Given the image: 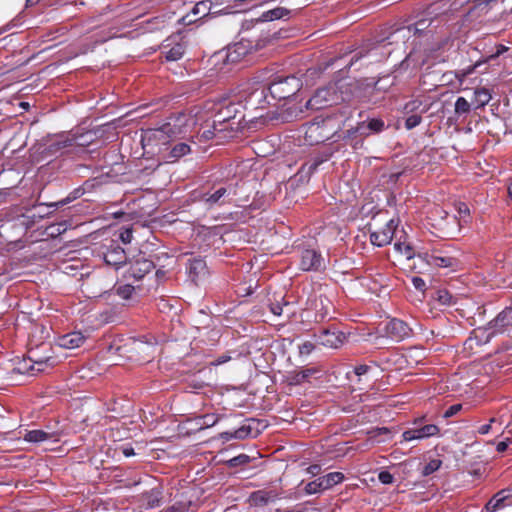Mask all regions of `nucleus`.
Here are the masks:
<instances>
[{"instance_id": "nucleus-64", "label": "nucleus", "mask_w": 512, "mask_h": 512, "mask_svg": "<svg viewBox=\"0 0 512 512\" xmlns=\"http://www.w3.org/2000/svg\"><path fill=\"white\" fill-rule=\"evenodd\" d=\"M229 435H233V432H223L221 434V438L224 439V440L235 439L234 437H229Z\"/></svg>"}, {"instance_id": "nucleus-15", "label": "nucleus", "mask_w": 512, "mask_h": 512, "mask_svg": "<svg viewBox=\"0 0 512 512\" xmlns=\"http://www.w3.org/2000/svg\"><path fill=\"white\" fill-rule=\"evenodd\" d=\"M231 195H235L233 187H220L213 193H205L202 196V200L206 205L212 207L214 205H222L225 202V198Z\"/></svg>"}, {"instance_id": "nucleus-2", "label": "nucleus", "mask_w": 512, "mask_h": 512, "mask_svg": "<svg viewBox=\"0 0 512 512\" xmlns=\"http://www.w3.org/2000/svg\"><path fill=\"white\" fill-rule=\"evenodd\" d=\"M355 87L356 82L348 79H341L335 83H331L326 87L318 89L307 101L306 108L319 110L344 101H349L354 95Z\"/></svg>"}, {"instance_id": "nucleus-18", "label": "nucleus", "mask_w": 512, "mask_h": 512, "mask_svg": "<svg viewBox=\"0 0 512 512\" xmlns=\"http://www.w3.org/2000/svg\"><path fill=\"white\" fill-rule=\"evenodd\" d=\"M432 105L433 101H431L430 98H416L405 104L404 113L422 115L429 111Z\"/></svg>"}, {"instance_id": "nucleus-53", "label": "nucleus", "mask_w": 512, "mask_h": 512, "mask_svg": "<svg viewBox=\"0 0 512 512\" xmlns=\"http://www.w3.org/2000/svg\"><path fill=\"white\" fill-rule=\"evenodd\" d=\"M412 284L414 286L415 289L419 290V291H424L425 290V287H426V284H425V281L420 278V277H413L412 278Z\"/></svg>"}, {"instance_id": "nucleus-44", "label": "nucleus", "mask_w": 512, "mask_h": 512, "mask_svg": "<svg viewBox=\"0 0 512 512\" xmlns=\"http://www.w3.org/2000/svg\"><path fill=\"white\" fill-rule=\"evenodd\" d=\"M371 368L367 365H358L354 368L353 374L358 378V382L362 381V377L368 378Z\"/></svg>"}, {"instance_id": "nucleus-55", "label": "nucleus", "mask_w": 512, "mask_h": 512, "mask_svg": "<svg viewBox=\"0 0 512 512\" xmlns=\"http://www.w3.org/2000/svg\"><path fill=\"white\" fill-rule=\"evenodd\" d=\"M231 359V357L227 354L221 355L218 358H216L214 361L210 363L212 366H219L226 362H228Z\"/></svg>"}, {"instance_id": "nucleus-10", "label": "nucleus", "mask_w": 512, "mask_h": 512, "mask_svg": "<svg viewBox=\"0 0 512 512\" xmlns=\"http://www.w3.org/2000/svg\"><path fill=\"white\" fill-rule=\"evenodd\" d=\"M245 54V48L237 43L215 53L213 56L214 64L218 65L220 62L223 64H233L238 62Z\"/></svg>"}, {"instance_id": "nucleus-5", "label": "nucleus", "mask_w": 512, "mask_h": 512, "mask_svg": "<svg viewBox=\"0 0 512 512\" xmlns=\"http://www.w3.org/2000/svg\"><path fill=\"white\" fill-rule=\"evenodd\" d=\"M299 88L298 80L294 76L277 78L268 85V92L273 101L285 100L294 95Z\"/></svg>"}, {"instance_id": "nucleus-12", "label": "nucleus", "mask_w": 512, "mask_h": 512, "mask_svg": "<svg viewBox=\"0 0 512 512\" xmlns=\"http://www.w3.org/2000/svg\"><path fill=\"white\" fill-rule=\"evenodd\" d=\"M439 433L438 426L434 424H427L421 427H415L403 432V441L409 442L412 440H423L429 437L436 436Z\"/></svg>"}, {"instance_id": "nucleus-54", "label": "nucleus", "mask_w": 512, "mask_h": 512, "mask_svg": "<svg viewBox=\"0 0 512 512\" xmlns=\"http://www.w3.org/2000/svg\"><path fill=\"white\" fill-rule=\"evenodd\" d=\"M322 163V160H319V159H315L313 160L312 162L310 163H306L303 168L304 169H307L308 172H313L317 169V167Z\"/></svg>"}, {"instance_id": "nucleus-37", "label": "nucleus", "mask_w": 512, "mask_h": 512, "mask_svg": "<svg viewBox=\"0 0 512 512\" xmlns=\"http://www.w3.org/2000/svg\"><path fill=\"white\" fill-rule=\"evenodd\" d=\"M442 461L439 459H433L428 462L422 470L423 476H429L441 467Z\"/></svg>"}, {"instance_id": "nucleus-13", "label": "nucleus", "mask_w": 512, "mask_h": 512, "mask_svg": "<svg viewBox=\"0 0 512 512\" xmlns=\"http://www.w3.org/2000/svg\"><path fill=\"white\" fill-rule=\"evenodd\" d=\"M385 331L389 337L396 341H401L409 337L412 333L410 327L400 319H391L385 326Z\"/></svg>"}, {"instance_id": "nucleus-43", "label": "nucleus", "mask_w": 512, "mask_h": 512, "mask_svg": "<svg viewBox=\"0 0 512 512\" xmlns=\"http://www.w3.org/2000/svg\"><path fill=\"white\" fill-rule=\"evenodd\" d=\"M457 213L459 216V222L463 221L466 223L468 221L470 210L465 203L460 202L457 204Z\"/></svg>"}, {"instance_id": "nucleus-9", "label": "nucleus", "mask_w": 512, "mask_h": 512, "mask_svg": "<svg viewBox=\"0 0 512 512\" xmlns=\"http://www.w3.org/2000/svg\"><path fill=\"white\" fill-rule=\"evenodd\" d=\"M315 337L319 345L332 349L339 348L346 340L345 334L336 328L323 329Z\"/></svg>"}, {"instance_id": "nucleus-32", "label": "nucleus", "mask_w": 512, "mask_h": 512, "mask_svg": "<svg viewBox=\"0 0 512 512\" xmlns=\"http://www.w3.org/2000/svg\"><path fill=\"white\" fill-rule=\"evenodd\" d=\"M369 435L370 440L380 443L385 442L391 438V431L386 427H382L369 432Z\"/></svg>"}, {"instance_id": "nucleus-19", "label": "nucleus", "mask_w": 512, "mask_h": 512, "mask_svg": "<svg viewBox=\"0 0 512 512\" xmlns=\"http://www.w3.org/2000/svg\"><path fill=\"white\" fill-rule=\"evenodd\" d=\"M187 269L191 280L196 284L207 274L206 263L201 258L190 259Z\"/></svg>"}, {"instance_id": "nucleus-4", "label": "nucleus", "mask_w": 512, "mask_h": 512, "mask_svg": "<svg viewBox=\"0 0 512 512\" xmlns=\"http://www.w3.org/2000/svg\"><path fill=\"white\" fill-rule=\"evenodd\" d=\"M57 364L56 358L51 355H40L39 349L29 350L28 358L18 363L17 370L20 373H28L36 375L44 372L47 368H51Z\"/></svg>"}, {"instance_id": "nucleus-28", "label": "nucleus", "mask_w": 512, "mask_h": 512, "mask_svg": "<svg viewBox=\"0 0 512 512\" xmlns=\"http://www.w3.org/2000/svg\"><path fill=\"white\" fill-rule=\"evenodd\" d=\"M384 128V122L380 119H372L367 124L365 122H362L357 127V132H359L361 135H368L369 133L367 130L373 131V132H380Z\"/></svg>"}, {"instance_id": "nucleus-45", "label": "nucleus", "mask_w": 512, "mask_h": 512, "mask_svg": "<svg viewBox=\"0 0 512 512\" xmlns=\"http://www.w3.org/2000/svg\"><path fill=\"white\" fill-rule=\"evenodd\" d=\"M425 28H426L425 20H419L414 25L408 26L407 28L399 29L398 33H404L406 30L408 32H411L413 30L414 34H417V33H421Z\"/></svg>"}, {"instance_id": "nucleus-7", "label": "nucleus", "mask_w": 512, "mask_h": 512, "mask_svg": "<svg viewBox=\"0 0 512 512\" xmlns=\"http://www.w3.org/2000/svg\"><path fill=\"white\" fill-rule=\"evenodd\" d=\"M485 331H488L487 340L500 334L512 336V306L506 307L490 321Z\"/></svg>"}, {"instance_id": "nucleus-21", "label": "nucleus", "mask_w": 512, "mask_h": 512, "mask_svg": "<svg viewBox=\"0 0 512 512\" xmlns=\"http://www.w3.org/2000/svg\"><path fill=\"white\" fill-rule=\"evenodd\" d=\"M104 261L107 265L113 266L116 269L126 264V255L124 250L117 246L107 250L104 254Z\"/></svg>"}, {"instance_id": "nucleus-58", "label": "nucleus", "mask_w": 512, "mask_h": 512, "mask_svg": "<svg viewBox=\"0 0 512 512\" xmlns=\"http://www.w3.org/2000/svg\"><path fill=\"white\" fill-rule=\"evenodd\" d=\"M491 425L490 424H484L478 428V433L481 435H486L490 432Z\"/></svg>"}, {"instance_id": "nucleus-20", "label": "nucleus", "mask_w": 512, "mask_h": 512, "mask_svg": "<svg viewBox=\"0 0 512 512\" xmlns=\"http://www.w3.org/2000/svg\"><path fill=\"white\" fill-rule=\"evenodd\" d=\"M84 341L85 336L81 332H71L60 336L57 345L64 349H75L80 347Z\"/></svg>"}, {"instance_id": "nucleus-24", "label": "nucleus", "mask_w": 512, "mask_h": 512, "mask_svg": "<svg viewBox=\"0 0 512 512\" xmlns=\"http://www.w3.org/2000/svg\"><path fill=\"white\" fill-rule=\"evenodd\" d=\"M276 497V494H274L272 491L258 490L250 495L249 500L252 505L262 506L275 500Z\"/></svg>"}, {"instance_id": "nucleus-1", "label": "nucleus", "mask_w": 512, "mask_h": 512, "mask_svg": "<svg viewBox=\"0 0 512 512\" xmlns=\"http://www.w3.org/2000/svg\"><path fill=\"white\" fill-rule=\"evenodd\" d=\"M244 106L240 100L222 99L205 110H197L194 114H182L174 123H166L158 129L149 130L145 137L148 139L165 140L168 137H176L191 131L198 120L207 114L211 119V127L222 134L221 138H232L241 128V121L244 119L242 109Z\"/></svg>"}, {"instance_id": "nucleus-17", "label": "nucleus", "mask_w": 512, "mask_h": 512, "mask_svg": "<svg viewBox=\"0 0 512 512\" xmlns=\"http://www.w3.org/2000/svg\"><path fill=\"white\" fill-rule=\"evenodd\" d=\"M23 439L30 443H42L46 441L57 442L60 439L58 432H46L44 430H30L26 431Z\"/></svg>"}, {"instance_id": "nucleus-25", "label": "nucleus", "mask_w": 512, "mask_h": 512, "mask_svg": "<svg viewBox=\"0 0 512 512\" xmlns=\"http://www.w3.org/2000/svg\"><path fill=\"white\" fill-rule=\"evenodd\" d=\"M289 15H290V10H288L287 8L276 7L274 9H271V10H268V11L262 13V15L259 18V21L269 22V21L282 19L284 17H288Z\"/></svg>"}, {"instance_id": "nucleus-6", "label": "nucleus", "mask_w": 512, "mask_h": 512, "mask_svg": "<svg viewBox=\"0 0 512 512\" xmlns=\"http://www.w3.org/2000/svg\"><path fill=\"white\" fill-rule=\"evenodd\" d=\"M245 95L243 96L246 105L254 109H263L266 105H272V99L268 92V86L262 85L259 82H253L251 86L243 90Z\"/></svg>"}, {"instance_id": "nucleus-26", "label": "nucleus", "mask_w": 512, "mask_h": 512, "mask_svg": "<svg viewBox=\"0 0 512 512\" xmlns=\"http://www.w3.org/2000/svg\"><path fill=\"white\" fill-rule=\"evenodd\" d=\"M134 350L138 353H142L141 357L142 361L148 362L150 358L153 357L156 347L153 343H148L144 341H137L134 343Z\"/></svg>"}, {"instance_id": "nucleus-51", "label": "nucleus", "mask_w": 512, "mask_h": 512, "mask_svg": "<svg viewBox=\"0 0 512 512\" xmlns=\"http://www.w3.org/2000/svg\"><path fill=\"white\" fill-rule=\"evenodd\" d=\"M511 443H512L511 437H506L503 441H500L499 443H497L496 451L499 453H503L504 451H506V449L508 448V446Z\"/></svg>"}, {"instance_id": "nucleus-29", "label": "nucleus", "mask_w": 512, "mask_h": 512, "mask_svg": "<svg viewBox=\"0 0 512 512\" xmlns=\"http://www.w3.org/2000/svg\"><path fill=\"white\" fill-rule=\"evenodd\" d=\"M191 152V148L186 143H177L175 144L169 153L168 159L171 160V162L177 161L179 158L189 154Z\"/></svg>"}, {"instance_id": "nucleus-63", "label": "nucleus", "mask_w": 512, "mask_h": 512, "mask_svg": "<svg viewBox=\"0 0 512 512\" xmlns=\"http://www.w3.org/2000/svg\"><path fill=\"white\" fill-rule=\"evenodd\" d=\"M506 432L508 435L512 436V414L510 421L506 424L505 430L502 432V434Z\"/></svg>"}, {"instance_id": "nucleus-33", "label": "nucleus", "mask_w": 512, "mask_h": 512, "mask_svg": "<svg viewBox=\"0 0 512 512\" xmlns=\"http://www.w3.org/2000/svg\"><path fill=\"white\" fill-rule=\"evenodd\" d=\"M185 52L183 44L177 43L165 51V57L168 61L179 60Z\"/></svg>"}, {"instance_id": "nucleus-47", "label": "nucleus", "mask_w": 512, "mask_h": 512, "mask_svg": "<svg viewBox=\"0 0 512 512\" xmlns=\"http://www.w3.org/2000/svg\"><path fill=\"white\" fill-rule=\"evenodd\" d=\"M378 479L382 484H392L394 481L393 475L388 471H381L378 474Z\"/></svg>"}, {"instance_id": "nucleus-36", "label": "nucleus", "mask_w": 512, "mask_h": 512, "mask_svg": "<svg viewBox=\"0 0 512 512\" xmlns=\"http://www.w3.org/2000/svg\"><path fill=\"white\" fill-rule=\"evenodd\" d=\"M436 300L441 305H451L453 303V296L447 290L441 289L436 292Z\"/></svg>"}, {"instance_id": "nucleus-23", "label": "nucleus", "mask_w": 512, "mask_h": 512, "mask_svg": "<svg viewBox=\"0 0 512 512\" xmlns=\"http://www.w3.org/2000/svg\"><path fill=\"white\" fill-rule=\"evenodd\" d=\"M426 255V261L429 265L436 266V267H451L455 264L456 260L453 257L450 256H442L438 255L436 251L432 252L431 254H425Z\"/></svg>"}, {"instance_id": "nucleus-49", "label": "nucleus", "mask_w": 512, "mask_h": 512, "mask_svg": "<svg viewBox=\"0 0 512 512\" xmlns=\"http://www.w3.org/2000/svg\"><path fill=\"white\" fill-rule=\"evenodd\" d=\"M208 9H209L208 4L206 2H204V1H202V2L197 3L194 6L192 11L196 15L197 14L206 15Z\"/></svg>"}, {"instance_id": "nucleus-59", "label": "nucleus", "mask_w": 512, "mask_h": 512, "mask_svg": "<svg viewBox=\"0 0 512 512\" xmlns=\"http://www.w3.org/2000/svg\"><path fill=\"white\" fill-rule=\"evenodd\" d=\"M204 418H205V422L204 423L207 426H212V425H214L217 422V420L214 418L213 415H206Z\"/></svg>"}, {"instance_id": "nucleus-60", "label": "nucleus", "mask_w": 512, "mask_h": 512, "mask_svg": "<svg viewBox=\"0 0 512 512\" xmlns=\"http://www.w3.org/2000/svg\"><path fill=\"white\" fill-rule=\"evenodd\" d=\"M496 0H475V5L476 7H481V6H488L490 5L492 2H495Z\"/></svg>"}, {"instance_id": "nucleus-57", "label": "nucleus", "mask_w": 512, "mask_h": 512, "mask_svg": "<svg viewBox=\"0 0 512 512\" xmlns=\"http://www.w3.org/2000/svg\"><path fill=\"white\" fill-rule=\"evenodd\" d=\"M120 238L124 243H130L132 240V231L127 229L121 233Z\"/></svg>"}, {"instance_id": "nucleus-14", "label": "nucleus", "mask_w": 512, "mask_h": 512, "mask_svg": "<svg viewBox=\"0 0 512 512\" xmlns=\"http://www.w3.org/2000/svg\"><path fill=\"white\" fill-rule=\"evenodd\" d=\"M324 266V259L313 249H306L301 254L300 267L304 271L318 270Z\"/></svg>"}, {"instance_id": "nucleus-56", "label": "nucleus", "mask_w": 512, "mask_h": 512, "mask_svg": "<svg viewBox=\"0 0 512 512\" xmlns=\"http://www.w3.org/2000/svg\"><path fill=\"white\" fill-rule=\"evenodd\" d=\"M495 495L499 498L503 497V501H506L507 499H509L512 496V489L501 490L498 493H496Z\"/></svg>"}, {"instance_id": "nucleus-62", "label": "nucleus", "mask_w": 512, "mask_h": 512, "mask_svg": "<svg viewBox=\"0 0 512 512\" xmlns=\"http://www.w3.org/2000/svg\"><path fill=\"white\" fill-rule=\"evenodd\" d=\"M122 452L126 457L135 455L134 449L132 447H124Z\"/></svg>"}, {"instance_id": "nucleus-16", "label": "nucleus", "mask_w": 512, "mask_h": 512, "mask_svg": "<svg viewBox=\"0 0 512 512\" xmlns=\"http://www.w3.org/2000/svg\"><path fill=\"white\" fill-rule=\"evenodd\" d=\"M73 145H83L82 142L79 141L78 137H75L71 134H61L56 136L51 143L48 145L49 151L51 153H57L62 149L72 147Z\"/></svg>"}, {"instance_id": "nucleus-40", "label": "nucleus", "mask_w": 512, "mask_h": 512, "mask_svg": "<svg viewBox=\"0 0 512 512\" xmlns=\"http://www.w3.org/2000/svg\"><path fill=\"white\" fill-rule=\"evenodd\" d=\"M305 491L308 494H316V493H320L325 490H324V488H322V483H321L320 478H317L316 480L311 481L306 485Z\"/></svg>"}, {"instance_id": "nucleus-61", "label": "nucleus", "mask_w": 512, "mask_h": 512, "mask_svg": "<svg viewBox=\"0 0 512 512\" xmlns=\"http://www.w3.org/2000/svg\"><path fill=\"white\" fill-rule=\"evenodd\" d=\"M507 50V48L504 46V45H499L497 47V50L494 54L491 55V58H495V57H498L500 54H502L503 52H505Z\"/></svg>"}, {"instance_id": "nucleus-42", "label": "nucleus", "mask_w": 512, "mask_h": 512, "mask_svg": "<svg viewBox=\"0 0 512 512\" xmlns=\"http://www.w3.org/2000/svg\"><path fill=\"white\" fill-rule=\"evenodd\" d=\"M249 462H250V457L248 455L240 454V455L230 459L227 463L230 467H237V466L248 464Z\"/></svg>"}, {"instance_id": "nucleus-46", "label": "nucleus", "mask_w": 512, "mask_h": 512, "mask_svg": "<svg viewBox=\"0 0 512 512\" xmlns=\"http://www.w3.org/2000/svg\"><path fill=\"white\" fill-rule=\"evenodd\" d=\"M134 292V287L130 284L121 285L117 288V294L123 299H129Z\"/></svg>"}, {"instance_id": "nucleus-27", "label": "nucleus", "mask_w": 512, "mask_h": 512, "mask_svg": "<svg viewBox=\"0 0 512 512\" xmlns=\"http://www.w3.org/2000/svg\"><path fill=\"white\" fill-rule=\"evenodd\" d=\"M324 490L330 489L333 486L341 483L344 480V475L341 472H330L324 476L319 477Z\"/></svg>"}, {"instance_id": "nucleus-50", "label": "nucleus", "mask_w": 512, "mask_h": 512, "mask_svg": "<svg viewBox=\"0 0 512 512\" xmlns=\"http://www.w3.org/2000/svg\"><path fill=\"white\" fill-rule=\"evenodd\" d=\"M462 409L461 404H454L450 406L443 414L444 418H450L454 415H456L460 410Z\"/></svg>"}, {"instance_id": "nucleus-11", "label": "nucleus", "mask_w": 512, "mask_h": 512, "mask_svg": "<svg viewBox=\"0 0 512 512\" xmlns=\"http://www.w3.org/2000/svg\"><path fill=\"white\" fill-rule=\"evenodd\" d=\"M397 226L398 221H395L394 219L389 220L383 228L371 232V243L378 247L389 244L393 239Z\"/></svg>"}, {"instance_id": "nucleus-48", "label": "nucleus", "mask_w": 512, "mask_h": 512, "mask_svg": "<svg viewBox=\"0 0 512 512\" xmlns=\"http://www.w3.org/2000/svg\"><path fill=\"white\" fill-rule=\"evenodd\" d=\"M250 433V428L248 427H241L233 432V435H229V437H234L235 439H244L246 438Z\"/></svg>"}, {"instance_id": "nucleus-52", "label": "nucleus", "mask_w": 512, "mask_h": 512, "mask_svg": "<svg viewBox=\"0 0 512 512\" xmlns=\"http://www.w3.org/2000/svg\"><path fill=\"white\" fill-rule=\"evenodd\" d=\"M299 350L300 354L308 355L314 350V344L312 342L306 341L300 346Z\"/></svg>"}, {"instance_id": "nucleus-31", "label": "nucleus", "mask_w": 512, "mask_h": 512, "mask_svg": "<svg viewBox=\"0 0 512 512\" xmlns=\"http://www.w3.org/2000/svg\"><path fill=\"white\" fill-rule=\"evenodd\" d=\"M491 100V93L487 88L481 87L474 91V103L476 108L484 107Z\"/></svg>"}, {"instance_id": "nucleus-30", "label": "nucleus", "mask_w": 512, "mask_h": 512, "mask_svg": "<svg viewBox=\"0 0 512 512\" xmlns=\"http://www.w3.org/2000/svg\"><path fill=\"white\" fill-rule=\"evenodd\" d=\"M204 121H205V128L200 134V137L203 140L208 141L210 139L216 138V139H218L219 142H221V141H224L227 139V138H221V136H223V133L218 134V131L214 130L211 127V119H209V116L206 117Z\"/></svg>"}, {"instance_id": "nucleus-3", "label": "nucleus", "mask_w": 512, "mask_h": 512, "mask_svg": "<svg viewBox=\"0 0 512 512\" xmlns=\"http://www.w3.org/2000/svg\"><path fill=\"white\" fill-rule=\"evenodd\" d=\"M337 133L334 119H315L306 126L304 138L307 144L315 145L331 139Z\"/></svg>"}, {"instance_id": "nucleus-35", "label": "nucleus", "mask_w": 512, "mask_h": 512, "mask_svg": "<svg viewBox=\"0 0 512 512\" xmlns=\"http://www.w3.org/2000/svg\"><path fill=\"white\" fill-rule=\"evenodd\" d=\"M471 104L464 98L458 97L455 102V113L458 115L467 114L470 112Z\"/></svg>"}, {"instance_id": "nucleus-8", "label": "nucleus", "mask_w": 512, "mask_h": 512, "mask_svg": "<svg viewBox=\"0 0 512 512\" xmlns=\"http://www.w3.org/2000/svg\"><path fill=\"white\" fill-rule=\"evenodd\" d=\"M154 268V264L151 260L145 258L143 254H139L136 258L128 263V268L125 271V277L127 279L133 278L139 280L143 278Z\"/></svg>"}, {"instance_id": "nucleus-39", "label": "nucleus", "mask_w": 512, "mask_h": 512, "mask_svg": "<svg viewBox=\"0 0 512 512\" xmlns=\"http://www.w3.org/2000/svg\"><path fill=\"white\" fill-rule=\"evenodd\" d=\"M407 118L405 120V127L410 130L417 127L422 121V115L420 114H407Z\"/></svg>"}, {"instance_id": "nucleus-34", "label": "nucleus", "mask_w": 512, "mask_h": 512, "mask_svg": "<svg viewBox=\"0 0 512 512\" xmlns=\"http://www.w3.org/2000/svg\"><path fill=\"white\" fill-rule=\"evenodd\" d=\"M270 311L276 316L286 314L287 317L293 313L288 302L280 303L279 301L270 304Z\"/></svg>"}, {"instance_id": "nucleus-22", "label": "nucleus", "mask_w": 512, "mask_h": 512, "mask_svg": "<svg viewBox=\"0 0 512 512\" xmlns=\"http://www.w3.org/2000/svg\"><path fill=\"white\" fill-rule=\"evenodd\" d=\"M142 502L146 508H154L160 505L162 499V489L160 486L151 488L141 496Z\"/></svg>"}, {"instance_id": "nucleus-41", "label": "nucleus", "mask_w": 512, "mask_h": 512, "mask_svg": "<svg viewBox=\"0 0 512 512\" xmlns=\"http://www.w3.org/2000/svg\"><path fill=\"white\" fill-rule=\"evenodd\" d=\"M394 247L397 251H399L403 256H405L407 259H411L414 257V253L412 248L409 245H406L401 242H396L394 244Z\"/></svg>"}, {"instance_id": "nucleus-38", "label": "nucleus", "mask_w": 512, "mask_h": 512, "mask_svg": "<svg viewBox=\"0 0 512 512\" xmlns=\"http://www.w3.org/2000/svg\"><path fill=\"white\" fill-rule=\"evenodd\" d=\"M504 502L505 501H503V497L499 498L496 495H494V497L486 504L485 508L489 512H495L499 508L505 506Z\"/></svg>"}]
</instances>
